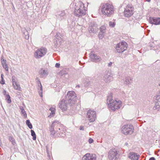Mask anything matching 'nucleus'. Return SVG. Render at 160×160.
Wrapping results in <instances>:
<instances>
[{"instance_id":"nucleus-31","label":"nucleus","mask_w":160,"mask_h":160,"mask_svg":"<svg viewBox=\"0 0 160 160\" xmlns=\"http://www.w3.org/2000/svg\"><path fill=\"white\" fill-rule=\"evenodd\" d=\"M2 66H4V65L6 64V60L3 59V60H2Z\"/></svg>"},{"instance_id":"nucleus-33","label":"nucleus","mask_w":160,"mask_h":160,"mask_svg":"<svg viewBox=\"0 0 160 160\" xmlns=\"http://www.w3.org/2000/svg\"><path fill=\"white\" fill-rule=\"evenodd\" d=\"M0 83L2 84H5V81L4 79H2L1 81H0Z\"/></svg>"},{"instance_id":"nucleus-24","label":"nucleus","mask_w":160,"mask_h":160,"mask_svg":"<svg viewBox=\"0 0 160 160\" xmlns=\"http://www.w3.org/2000/svg\"><path fill=\"white\" fill-rule=\"evenodd\" d=\"M31 135L33 137L32 139L33 140H35L36 139V136L34 131L33 130H31Z\"/></svg>"},{"instance_id":"nucleus-19","label":"nucleus","mask_w":160,"mask_h":160,"mask_svg":"<svg viewBox=\"0 0 160 160\" xmlns=\"http://www.w3.org/2000/svg\"><path fill=\"white\" fill-rule=\"evenodd\" d=\"M91 58L95 60H97L99 59L100 57L99 56L94 54L92 52L90 53Z\"/></svg>"},{"instance_id":"nucleus-17","label":"nucleus","mask_w":160,"mask_h":160,"mask_svg":"<svg viewBox=\"0 0 160 160\" xmlns=\"http://www.w3.org/2000/svg\"><path fill=\"white\" fill-rule=\"evenodd\" d=\"M38 81L39 83V84H38V90H39L38 91L39 94L41 97H42V87L39 79H38Z\"/></svg>"},{"instance_id":"nucleus-3","label":"nucleus","mask_w":160,"mask_h":160,"mask_svg":"<svg viewBox=\"0 0 160 160\" xmlns=\"http://www.w3.org/2000/svg\"><path fill=\"white\" fill-rule=\"evenodd\" d=\"M108 100H109V102L108 106L109 109L113 111H115L116 110L120 108L122 104V102L118 99H116L112 101V97H108Z\"/></svg>"},{"instance_id":"nucleus-16","label":"nucleus","mask_w":160,"mask_h":160,"mask_svg":"<svg viewBox=\"0 0 160 160\" xmlns=\"http://www.w3.org/2000/svg\"><path fill=\"white\" fill-rule=\"evenodd\" d=\"M12 86L15 89L19 91H22V88L20 85L17 82H15L14 79H12Z\"/></svg>"},{"instance_id":"nucleus-28","label":"nucleus","mask_w":160,"mask_h":160,"mask_svg":"<svg viewBox=\"0 0 160 160\" xmlns=\"http://www.w3.org/2000/svg\"><path fill=\"white\" fill-rule=\"evenodd\" d=\"M9 139L13 145H14L15 143V140L12 136L9 137Z\"/></svg>"},{"instance_id":"nucleus-30","label":"nucleus","mask_w":160,"mask_h":160,"mask_svg":"<svg viewBox=\"0 0 160 160\" xmlns=\"http://www.w3.org/2000/svg\"><path fill=\"white\" fill-rule=\"evenodd\" d=\"M3 68H4L6 71H8V67L7 64L4 65V66H2Z\"/></svg>"},{"instance_id":"nucleus-38","label":"nucleus","mask_w":160,"mask_h":160,"mask_svg":"<svg viewBox=\"0 0 160 160\" xmlns=\"http://www.w3.org/2000/svg\"><path fill=\"white\" fill-rule=\"evenodd\" d=\"M83 129H84V127H83V126H81L80 127V130H83Z\"/></svg>"},{"instance_id":"nucleus-37","label":"nucleus","mask_w":160,"mask_h":160,"mask_svg":"<svg viewBox=\"0 0 160 160\" xmlns=\"http://www.w3.org/2000/svg\"><path fill=\"white\" fill-rule=\"evenodd\" d=\"M112 62H110L108 63V66L109 67H110L112 65Z\"/></svg>"},{"instance_id":"nucleus-8","label":"nucleus","mask_w":160,"mask_h":160,"mask_svg":"<svg viewBox=\"0 0 160 160\" xmlns=\"http://www.w3.org/2000/svg\"><path fill=\"white\" fill-rule=\"evenodd\" d=\"M134 13V8L131 5H128L124 11V14L125 17H129Z\"/></svg>"},{"instance_id":"nucleus-39","label":"nucleus","mask_w":160,"mask_h":160,"mask_svg":"<svg viewBox=\"0 0 160 160\" xmlns=\"http://www.w3.org/2000/svg\"><path fill=\"white\" fill-rule=\"evenodd\" d=\"M3 77V74H2L1 75V78L2 79H4Z\"/></svg>"},{"instance_id":"nucleus-14","label":"nucleus","mask_w":160,"mask_h":160,"mask_svg":"<svg viewBox=\"0 0 160 160\" xmlns=\"http://www.w3.org/2000/svg\"><path fill=\"white\" fill-rule=\"evenodd\" d=\"M149 22L151 24L155 25L160 24V18L150 17L149 18Z\"/></svg>"},{"instance_id":"nucleus-1","label":"nucleus","mask_w":160,"mask_h":160,"mask_svg":"<svg viewBox=\"0 0 160 160\" xmlns=\"http://www.w3.org/2000/svg\"><path fill=\"white\" fill-rule=\"evenodd\" d=\"M87 11V8L81 1H79L75 3L73 11L74 15L79 17H81L86 14Z\"/></svg>"},{"instance_id":"nucleus-7","label":"nucleus","mask_w":160,"mask_h":160,"mask_svg":"<svg viewBox=\"0 0 160 160\" xmlns=\"http://www.w3.org/2000/svg\"><path fill=\"white\" fill-rule=\"evenodd\" d=\"M47 52V49L44 48L38 49L34 53V56L36 58H40L44 56Z\"/></svg>"},{"instance_id":"nucleus-11","label":"nucleus","mask_w":160,"mask_h":160,"mask_svg":"<svg viewBox=\"0 0 160 160\" xmlns=\"http://www.w3.org/2000/svg\"><path fill=\"white\" fill-rule=\"evenodd\" d=\"M155 105L153 108L154 110H159L160 109V90L156 97Z\"/></svg>"},{"instance_id":"nucleus-32","label":"nucleus","mask_w":160,"mask_h":160,"mask_svg":"<svg viewBox=\"0 0 160 160\" xmlns=\"http://www.w3.org/2000/svg\"><path fill=\"white\" fill-rule=\"evenodd\" d=\"M88 142L90 143H92L93 142V140L92 139L90 138L89 139Z\"/></svg>"},{"instance_id":"nucleus-20","label":"nucleus","mask_w":160,"mask_h":160,"mask_svg":"<svg viewBox=\"0 0 160 160\" xmlns=\"http://www.w3.org/2000/svg\"><path fill=\"white\" fill-rule=\"evenodd\" d=\"M105 81L106 82H108L110 80H112L113 79V78L112 76L107 75L105 76Z\"/></svg>"},{"instance_id":"nucleus-18","label":"nucleus","mask_w":160,"mask_h":160,"mask_svg":"<svg viewBox=\"0 0 160 160\" xmlns=\"http://www.w3.org/2000/svg\"><path fill=\"white\" fill-rule=\"evenodd\" d=\"M106 31V27L105 25L102 26L100 28V32L99 34V36L100 37V35L105 33Z\"/></svg>"},{"instance_id":"nucleus-27","label":"nucleus","mask_w":160,"mask_h":160,"mask_svg":"<svg viewBox=\"0 0 160 160\" xmlns=\"http://www.w3.org/2000/svg\"><path fill=\"white\" fill-rule=\"evenodd\" d=\"M20 109L21 110V112L22 114L23 115V116L25 117H26L27 116V114L26 113V112L25 111V110L22 108H20Z\"/></svg>"},{"instance_id":"nucleus-41","label":"nucleus","mask_w":160,"mask_h":160,"mask_svg":"<svg viewBox=\"0 0 160 160\" xmlns=\"http://www.w3.org/2000/svg\"><path fill=\"white\" fill-rule=\"evenodd\" d=\"M148 1V2H149L150 1L148 0V1Z\"/></svg>"},{"instance_id":"nucleus-25","label":"nucleus","mask_w":160,"mask_h":160,"mask_svg":"<svg viewBox=\"0 0 160 160\" xmlns=\"http://www.w3.org/2000/svg\"><path fill=\"white\" fill-rule=\"evenodd\" d=\"M47 71L42 69L40 71V74L41 77H42L46 74Z\"/></svg>"},{"instance_id":"nucleus-15","label":"nucleus","mask_w":160,"mask_h":160,"mask_svg":"<svg viewBox=\"0 0 160 160\" xmlns=\"http://www.w3.org/2000/svg\"><path fill=\"white\" fill-rule=\"evenodd\" d=\"M139 156L134 152H130L128 155V157L131 160H138V159Z\"/></svg>"},{"instance_id":"nucleus-34","label":"nucleus","mask_w":160,"mask_h":160,"mask_svg":"<svg viewBox=\"0 0 160 160\" xmlns=\"http://www.w3.org/2000/svg\"><path fill=\"white\" fill-rule=\"evenodd\" d=\"M60 64L58 63H56L55 64V67L57 68H59L60 67Z\"/></svg>"},{"instance_id":"nucleus-22","label":"nucleus","mask_w":160,"mask_h":160,"mask_svg":"<svg viewBox=\"0 0 160 160\" xmlns=\"http://www.w3.org/2000/svg\"><path fill=\"white\" fill-rule=\"evenodd\" d=\"M6 100L7 102L8 103H10L11 102V100L10 99V97L9 94L6 95L5 96Z\"/></svg>"},{"instance_id":"nucleus-2","label":"nucleus","mask_w":160,"mask_h":160,"mask_svg":"<svg viewBox=\"0 0 160 160\" xmlns=\"http://www.w3.org/2000/svg\"><path fill=\"white\" fill-rule=\"evenodd\" d=\"M115 8L112 4L109 3L102 5L101 12L102 14L108 17H110L114 13Z\"/></svg>"},{"instance_id":"nucleus-29","label":"nucleus","mask_w":160,"mask_h":160,"mask_svg":"<svg viewBox=\"0 0 160 160\" xmlns=\"http://www.w3.org/2000/svg\"><path fill=\"white\" fill-rule=\"evenodd\" d=\"M55 126V124L54 123H52V124L51 128V132H52V133H53V134H54L55 132H53V128Z\"/></svg>"},{"instance_id":"nucleus-23","label":"nucleus","mask_w":160,"mask_h":160,"mask_svg":"<svg viewBox=\"0 0 160 160\" xmlns=\"http://www.w3.org/2000/svg\"><path fill=\"white\" fill-rule=\"evenodd\" d=\"M115 20H113V21H110L109 22V26L110 27L114 28L115 27L116 25V22H115Z\"/></svg>"},{"instance_id":"nucleus-35","label":"nucleus","mask_w":160,"mask_h":160,"mask_svg":"<svg viewBox=\"0 0 160 160\" xmlns=\"http://www.w3.org/2000/svg\"><path fill=\"white\" fill-rule=\"evenodd\" d=\"M3 94L4 95H5V96H6V90H4L3 91Z\"/></svg>"},{"instance_id":"nucleus-21","label":"nucleus","mask_w":160,"mask_h":160,"mask_svg":"<svg viewBox=\"0 0 160 160\" xmlns=\"http://www.w3.org/2000/svg\"><path fill=\"white\" fill-rule=\"evenodd\" d=\"M49 110L51 111V112L50 113V115L49 116V117H51L52 116H53L55 114V108H51L49 109Z\"/></svg>"},{"instance_id":"nucleus-10","label":"nucleus","mask_w":160,"mask_h":160,"mask_svg":"<svg viewBox=\"0 0 160 160\" xmlns=\"http://www.w3.org/2000/svg\"><path fill=\"white\" fill-rule=\"evenodd\" d=\"M118 157V153L115 148L110 149L108 152V157L110 160H116Z\"/></svg>"},{"instance_id":"nucleus-36","label":"nucleus","mask_w":160,"mask_h":160,"mask_svg":"<svg viewBox=\"0 0 160 160\" xmlns=\"http://www.w3.org/2000/svg\"><path fill=\"white\" fill-rule=\"evenodd\" d=\"M149 160H155V159L154 157H152L149 158Z\"/></svg>"},{"instance_id":"nucleus-4","label":"nucleus","mask_w":160,"mask_h":160,"mask_svg":"<svg viewBox=\"0 0 160 160\" xmlns=\"http://www.w3.org/2000/svg\"><path fill=\"white\" fill-rule=\"evenodd\" d=\"M134 131L133 126L131 124H128L123 125L122 128L121 132L126 135L131 134Z\"/></svg>"},{"instance_id":"nucleus-12","label":"nucleus","mask_w":160,"mask_h":160,"mask_svg":"<svg viewBox=\"0 0 160 160\" xmlns=\"http://www.w3.org/2000/svg\"><path fill=\"white\" fill-rule=\"evenodd\" d=\"M82 160H96V157L95 154L87 153L83 157Z\"/></svg>"},{"instance_id":"nucleus-13","label":"nucleus","mask_w":160,"mask_h":160,"mask_svg":"<svg viewBox=\"0 0 160 160\" xmlns=\"http://www.w3.org/2000/svg\"><path fill=\"white\" fill-rule=\"evenodd\" d=\"M67 100L62 99L60 102L59 108L62 110L65 111L67 109L68 103Z\"/></svg>"},{"instance_id":"nucleus-40","label":"nucleus","mask_w":160,"mask_h":160,"mask_svg":"<svg viewBox=\"0 0 160 160\" xmlns=\"http://www.w3.org/2000/svg\"><path fill=\"white\" fill-rule=\"evenodd\" d=\"M59 124H57L56 125V127H57V126L58 127V126H59Z\"/></svg>"},{"instance_id":"nucleus-9","label":"nucleus","mask_w":160,"mask_h":160,"mask_svg":"<svg viewBox=\"0 0 160 160\" xmlns=\"http://www.w3.org/2000/svg\"><path fill=\"white\" fill-rule=\"evenodd\" d=\"M96 116V111L92 109H89L87 111V117L90 122H93L95 121Z\"/></svg>"},{"instance_id":"nucleus-5","label":"nucleus","mask_w":160,"mask_h":160,"mask_svg":"<svg viewBox=\"0 0 160 160\" xmlns=\"http://www.w3.org/2000/svg\"><path fill=\"white\" fill-rule=\"evenodd\" d=\"M66 99L68 100V103L72 105L76 102L77 96L74 91H69L67 93Z\"/></svg>"},{"instance_id":"nucleus-6","label":"nucleus","mask_w":160,"mask_h":160,"mask_svg":"<svg viewBox=\"0 0 160 160\" xmlns=\"http://www.w3.org/2000/svg\"><path fill=\"white\" fill-rule=\"evenodd\" d=\"M128 45L126 42L124 41L121 42L116 46V49L117 52L120 53L124 52L128 48Z\"/></svg>"},{"instance_id":"nucleus-26","label":"nucleus","mask_w":160,"mask_h":160,"mask_svg":"<svg viewBox=\"0 0 160 160\" xmlns=\"http://www.w3.org/2000/svg\"><path fill=\"white\" fill-rule=\"evenodd\" d=\"M26 124L28 126V128L30 129H32V126L30 123V121L28 120H26Z\"/></svg>"}]
</instances>
